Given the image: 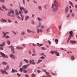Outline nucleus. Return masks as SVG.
<instances>
[{
	"instance_id": "obj_20",
	"label": "nucleus",
	"mask_w": 77,
	"mask_h": 77,
	"mask_svg": "<svg viewBox=\"0 0 77 77\" xmlns=\"http://www.w3.org/2000/svg\"><path fill=\"white\" fill-rule=\"evenodd\" d=\"M11 51H12V53L13 54H14V53H15V49H14V48L11 49Z\"/></svg>"
},
{
	"instance_id": "obj_53",
	"label": "nucleus",
	"mask_w": 77,
	"mask_h": 77,
	"mask_svg": "<svg viewBox=\"0 0 77 77\" xmlns=\"http://www.w3.org/2000/svg\"><path fill=\"white\" fill-rule=\"evenodd\" d=\"M17 75L18 77H20V75H21V74H20L19 73H17Z\"/></svg>"
},
{
	"instance_id": "obj_9",
	"label": "nucleus",
	"mask_w": 77,
	"mask_h": 77,
	"mask_svg": "<svg viewBox=\"0 0 77 77\" xmlns=\"http://www.w3.org/2000/svg\"><path fill=\"white\" fill-rule=\"evenodd\" d=\"M69 33L70 34L69 35V36H73V35H72V34L73 33V32H72V31H70L69 32Z\"/></svg>"
},
{
	"instance_id": "obj_12",
	"label": "nucleus",
	"mask_w": 77,
	"mask_h": 77,
	"mask_svg": "<svg viewBox=\"0 0 77 77\" xmlns=\"http://www.w3.org/2000/svg\"><path fill=\"white\" fill-rule=\"evenodd\" d=\"M27 32H28V33H31V32H32V33H34V32L30 30L29 29H27Z\"/></svg>"
},
{
	"instance_id": "obj_48",
	"label": "nucleus",
	"mask_w": 77,
	"mask_h": 77,
	"mask_svg": "<svg viewBox=\"0 0 77 77\" xmlns=\"http://www.w3.org/2000/svg\"><path fill=\"white\" fill-rule=\"evenodd\" d=\"M11 14H12L13 15L14 14V11H11Z\"/></svg>"
},
{
	"instance_id": "obj_52",
	"label": "nucleus",
	"mask_w": 77,
	"mask_h": 77,
	"mask_svg": "<svg viewBox=\"0 0 77 77\" xmlns=\"http://www.w3.org/2000/svg\"><path fill=\"white\" fill-rule=\"evenodd\" d=\"M36 54H32V56H36Z\"/></svg>"
},
{
	"instance_id": "obj_19",
	"label": "nucleus",
	"mask_w": 77,
	"mask_h": 77,
	"mask_svg": "<svg viewBox=\"0 0 77 77\" xmlns=\"http://www.w3.org/2000/svg\"><path fill=\"white\" fill-rule=\"evenodd\" d=\"M23 61H24V62H26V63H29V61L25 59H23Z\"/></svg>"
},
{
	"instance_id": "obj_34",
	"label": "nucleus",
	"mask_w": 77,
	"mask_h": 77,
	"mask_svg": "<svg viewBox=\"0 0 77 77\" xmlns=\"http://www.w3.org/2000/svg\"><path fill=\"white\" fill-rule=\"evenodd\" d=\"M72 37V36H71L70 35H69V37L68 40L69 41V40L71 39V38Z\"/></svg>"
},
{
	"instance_id": "obj_30",
	"label": "nucleus",
	"mask_w": 77,
	"mask_h": 77,
	"mask_svg": "<svg viewBox=\"0 0 77 77\" xmlns=\"http://www.w3.org/2000/svg\"><path fill=\"white\" fill-rule=\"evenodd\" d=\"M71 59L72 60H74V59H75V58H74V56H72V57L71 58Z\"/></svg>"
},
{
	"instance_id": "obj_6",
	"label": "nucleus",
	"mask_w": 77,
	"mask_h": 77,
	"mask_svg": "<svg viewBox=\"0 0 77 77\" xmlns=\"http://www.w3.org/2000/svg\"><path fill=\"white\" fill-rule=\"evenodd\" d=\"M19 14L21 17V20L22 21H23L24 20V16L22 15V13H21V12L19 11Z\"/></svg>"
},
{
	"instance_id": "obj_44",
	"label": "nucleus",
	"mask_w": 77,
	"mask_h": 77,
	"mask_svg": "<svg viewBox=\"0 0 77 77\" xmlns=\"http://www.w3.org/2000/svg\"><path fill=\"white\" fill-rule=\"evenodd\" d=\"M12 32L14 33V34L15 35H17V33H16V32H15V31H12Z\"/></svg>"
},
{
	"instance_id": "obj_23",
	"label": "nucleus",
	"mask_w": 77,
	"mask_h": 77,
	"mask_svg": "<svg viewBox=\"0 0 77 77\" xmlns=\"http://www.w3.org/2000/svg\"><path fill=\"white\" fill-rule=\"evenodd\" d=\"M23 69H27V67L26 66V65H24L23 66Z\"/></svg>"
},
{
	"instance_id": "obj_14",
	"label": "nucleus",
	"mask_w": 77,
	"mask_h": 77,
	"mask_svg": "<svg viewBox=\"0 0 77 77\" xmlns=\"http://www.w3.org/2000/svg\"><path fill=\"white\" fill-rule=\"evenodd\" d=\"M1 21V23H3V22H7L6 20L3 19H2Z\"/></svg>"
},
{
	"instance_id": "obj_11",
	"label": "nucleus",
	"mask_w": 77,
	"mask_h": 77,
	"mask_svg": "<svg viewBox=\"0 0 77 77\" xmlns=\"http://www.w3.org/2000/svg\"><path fill=\"white\" fill-rule=\"evenodd\" d=\"M55 53L57 56H59L60 55L59 52L57 51H55Z\"/></svg>"
},
{
	"instance_id": "obj_32",
	"label": "nucleus",
	"mask_w": 77,
	"mask_h": 77,
	"mask_svg": "<svg viewBox=\"0 0 77 77\" xmlns=\"http://www.w3.org/2000/svg\"><path fill=\"white\" fill-rule=\"evenodd\" d=\"M10 43H11V42H10V41H9V40H8L7 41L8 44V45H10Z\"/></svg>"
},
{
	"instance_id": "obj_63",
	"label": "nucleus",
	"mask_w": 77,
	"mask_h": 77,
	"mask_svg": "<svg viewBox=\"0 0 77 77\" xmlns=\"http://www.w3.org/2000/svg\"><path fill=\"white\" fill-rule=\"evenodd\" d=\"M24 49V48L23 47H20V50H23Z\"/></svg>"
},
{
	"instance_id": "obj_28",
	"label": "nucleus",
	"mask_w": 77,
	"mask_h": 77,
	"mask_svg": "<svg viewBox=\"0 0 77 77\" xmlns=\"http://www.w3.org/2000/svg\"><path fill=\"white\" fill-rule=\"evenodd\" d=\"M42 61V60H38V62H37L36 63L37 64L39 63H40V62H41Z\"/></svg>"
},
{
	"instance_id": "obj_58",
	"label": "nucleus",
	"mask_w": 77,
	"mask_h": 77,
	"mask_svg": "<svg viewBox=\"0 0 77 77\" xmlns=\"http://www.w3.org/2000/svg\"><path fill=\"white\" fill-rule=\"evenodd\" d=\"M30 65V64H28L27 65H26V68H27L28 67V66H29Z\"/></svg>"
},
{
	"instance_id": "obj_55",
	"label": "nucleus",
	"mask_w": 77,
	"mask_h": 77,
	"mask_svg": "<svg viewBox=\"0 0 77 77\" xmlns=\"http://www.w3.org/2000/svg\"><path fill=\"white\" fill-rule=\"evenodd\" d=\"M23 4L24 5H26V3H25V1L24 0L23 1Z\"/></svg>"
},
{
	"instance_id": "obj_54",
	"label": "nucleus",
	"mask_w": 77,
	"mask_h": 77,
	"mask_svg": "<svg viewBox=\"0 0 77 77\" xmlns=\"http://www.w3.org/2000/svg\"><path fill=\"white\" fill-rule=\"evenodd\" d=\"M23 72L25 73H27V71L26 70H24Z\"/></svg>"
},
{
	"instance_id": "obj_27",
	"label": "nucleus",
	"mask_w": 77,
	"mask_h": 77,
	"mask_svg": "<svg viewBox=\"0 0 77 77\" xmlns=\"http://www.w3.org/2000/svg\"><path fill=\"white\" fill-rule=\"evenodd\" d=\"M2 63H3V64L4 65H8V63L5 62L3 61Z\"/></svg>"
},
{
	"instance_id": "obj_29",
	"label": "nucleus",
	"mask_w": 77,
	"mask_h": 77,
	"mask_svg": "<svg viewBox=\"0 0 77 77\" xmlns=\"http://www.w3.org/2000/svg\"><path fill=\"white\" fill-rule=\"evenodd\" d=\"M37 20H38L39 21H42V19H41V18H39V17H38L37 18Z\"/></svg>"
},
{
	"instance_id": "obj_57",
	"label": "nucleus",
	"mask_w": 77,
	"mask_h": 77,
	"mask_svg": "<svg viewBox=\"0 0 77 77\" xmlns=\"http://www.w3.org/2000/svg\"><path fill=\"white\" fill-rule=\"evenodd\" d=\"M46 5H45V6H44V7L45 8V10H46L47 9V7H46Z\"/></svg>"
},
{
	"instance_id": "obj_36",
	"label": "nucleus",
	"mask_w": 77,
	"mask_h": 77,
	"mask_svg": "<svg viewBox=\"0 0 77 77\" xmlns=\"http://www.w3.org/2000/svg\"><path fill=\"white\" fill-rule=\"evenodd\" d=\"M24 12L25 14H27V13H28V11H27V10H25L24 11Z\"/></svg>"
},
{
	"instance_id": "obj_10",
	"label": "nucleus",
	"mask_w": 77,
	"mask_h": 77,
	"mask_svg": "<svg viewBox=\"0 0 77 77\" xmlns=\"http://www.w3.org/2000/svg\"><path fill=\"white\" fill-rule=\"evenodd\" d=\"M3 46L2 44L0 45V50H3Z\"/></svg>"
},
{
	"instance_id": "obj_8",
	"label": "nucleus",
	"mask_w": 77,
	"mask_h": 77,
	"mask_svg": "<svg viewBox=\"0 0 77 77\" xmlns=\"http://www.w3.org/2000/svg\"><path fill=\"white\" fill-rule=\"evenodd\" d=\"M30 18V17L28 16H26L25 17V21H27L28 20H29V19Z\"/></svg>"
},
{
	"instance_id": "obj_42",
	"label": "nucleus",
	"mask_w": 77,
	"mask_h": 77,
	"mask_svg": "<svg viewBox=\"0 0 77 77\" xmlns=\"http://www.w3.org/2000/svg\"><path fill=\"white\" fill-rule=\"evenodd\" d=\"M17 50H21V47H17Z\"/></svg>"
},
{
	"instance_id": "obj_39",
	"label": "nucleus",
	"mask_w": 77,
	"mask_h": 77,
	"mask_svg": "<svg viewBox=\"0 0 77 77\" xmlns=\"http://www.w3.org/2000/svg\"><path fill=\"white\" fill-rule=\"evenodd\" d=\"M9 68V66H7L6 67V69H7V70Z\"/></svg>"
},
{
	"instance_id": "obj_31",
	"label": "nucleus",
	"mask_w": 77,
	"mask_h": 77,
	"mask_svg": "<svg viewBox=\"0 0 77 77\" xmlns=\"http://www.w3.org/2000/svg\"><path fill=\"white\" fill-rule=\"evenodd\" d=\"M5 74L6 75H8V73H7V72L6 71V68H5Z\"/></svg>"
},
{
	"instance_id": "obj_26",
	"label": "nucleus",
	"mask_w": 77,
	"mask_h": 77,
	"mask_svg": "<svg viewBox=\"0 0 77 77\" xmlns=\"http://www.w3.org/2000/svg\"><path fill=\"white\" fill-rule=\"evenodd\" d=\"M70 42L72 44H75V43H76V41H71Z\"/></svg>"
},
{
	"instance_id": "obj_61",
	"label": "nucleus",
	"mask_w": 77,
	"mask_h": 77,
	"mask_svg": "<svg viewBox=\"0 0 77 77\" xmlns=\"http://www.w3.org/2000/svg\"><path fill=\"white\" fill-rule=\"evenodd\" d=\"M25 77H29V75H28L27 74L25 75Z\"/></svg>"
},
{
	"instance_id": "obj_56",
	"label": "nucleus",
	"mask_w": 77,
	"mask_h": 77,
	"mask_svg": "<svg viewBox=\"0 0 77 77\" xmlns=\"http://www.w3.org/2000/svg\"><path fill=\"white\" fill-rule=\"evenodd\" d=\"M40 58H41V59H44L45 58V57H41Z\"/></svg>"
},
{
	"instance_id": "obj_16",
	"label": "nucleus",
	"mask_w": 77,
	"mask_h": 77,
	"mask_svg": "<svg viewBox=\"0 0 77 77\" xmlns=\"http://www.w3.org/2000/svg\"><path fill=\"white\" fill-rule=\"evenodd\" d=\"M43 71H44V72H46V74H47L48 75H49V73L48 72H46V70H45V69H43Z\"/></svg>"
},
{
	"instance_id": "obj_17",
	"label": "nucleus",
	"mask_w": 77,
	"mask_h": 77,
	"mask_svg": "<svg viewBox=\"0 0 77 77\" xmlns=\"http://www.w3.org/2000/svg\"><path fill=\"white\" fill-rule=\"evenodd\" d=\"M55 41L56 42V44H58V42H59V40H58L57 39H56L55 40Z\"/></svg>"
},
{
	"instance_id": "obj_35",
	"label": "nucleus",
	"mask_w": 77,
	"mask_h": 77,
	"mask_svg": "<svg viewBox=\"0 0 77 77\" xmlns=\"http://www.w3.org/2000/svg\"><path fill=\"white\" fill-rule=\"evenodd\" d=\"M41 48L42 50H46V49L44 47H42Z\"/></svg>"
},
{
	"instance_id": "obj_3",
	"label": "nucleus",
	"mask_w": 77,
	"mask_h": 77,
	"mask_svg": "<svg viewBox=\"0 0 77 77\" xmlns=\"http://www.w3.org/2000/svg\"><path fill=\"white\" fill-rule=\"evenodd\" d=\"M60 4L59 3L56 1H54V6L55 7H57L58 6H59Z\"/></svg>"
},
{
	"instance_id": "obj_25",
	"label": "nucleus",
	"mask_w": 77,
	"mask_h": 77,
	"mask_svg": "<svg viewBox=\"0 0 77 77\" xmlns=\"http://www.w3.org/2000/svg\"><path fill=\"white\" fill-rule=\"evenodd\" d=\"M23 70L24 69H23L22 68H20L19 69V71H20V72H23Z\"/></svg>"
},
{
	"instance_id": "obj_38",
	"label": "nucleus",
	"mask_w": 77,
	"mask_h": 77,
	"mask_svg": "<svg viewBox=\"0 0 77 77\" xmlns=\"http://www.w3.org/2000/svg\"><path fill=\"white\" fill-rule=\"evenodd\" d=\"M37 32L38 33H39V32H40V30L39 29H38L37 30Z\"/></svg>"
},
{
	"instance_id": "obj_64",
	"label": "nucleus",
	"mask_w": 77,
	"mask_h": 77,
	"mask_svg": "<svg viewBox=\"0 0 77 77\" xmlns=\"http://www.w3.org/2000/svg\"><path fill=\"white\" fill-rule=\"evenodd\" d=\"M48 76H42V77H47Z\"/></svg>"
},
{
	"instance_id": "obj_40",
	"label": "nucleus",
	"mask_w": 77,
	"mask_h": 77,
	"mask_svg": "<svg viewBox=\"0 0 77 77\" xmlns=\"http://www.w3.org/2000/svg\"><path fill=\"white\" fill-rule=\"evenodd\" d=\"M16 14L17 15H19V13H18V11L16 12Z\"/></svg>"
},
{
	"instance_id": "obj_33",
	"label": "nucleus",
	"mask_w": 77,
	"mask_h": 77,
	"mask_svg": "<svg viewBox=\"0 0 77 77\" xmlns=\"http://www.w3.org/2000/svg\"><path fill=\"white\" fill-rule=\"evenodd\" d=\"M9 48H11V49H14V46L11 45L9 46Z\"/></svg>"
},
{
	"instance_id": "obj_21",
	"label": "nucleus",
	"mask_w": 77,
	"mask_h": 77,
	"mask_svg": "<svg viewBox=\"0 0 77 77\" xmlns=\"http://www.w3.org/2000/svg\"><path fill=\"white\" fill-rule=\"evenodd\" d=\"M50 53L52 54H54V53H55V51H54L52 50L51 51Z\"/></svg>"
},
{
	"instance_id": "obj_51",
	"label": "nucleus",
	"mask_w": 77,
	"mask_h": 77,
	"mask_svg": "<svg viewBox=\"0 0 77 77\" xmlns=\"http://www.w3.org/2000/svg\"><path fill=\"white\" fill-rule=\"evenodd\" d=\"M69 3L70 5H71V6H72V2L69 1Z\"/></svg>"
},
{
	"instance_id": "obj_47",
	"label": "nucleus",
	"mask_w": 77,
	"mask_h": 77,
	"mask_svg": "<svg viewBox=\"0 0 77 77\" xmlns=\"http://www.w3.org/2000/svg\"><path fill=\"white\" fill-rule=\"evenodd\" d=\"M17 18H18V19H19V20H21V18H20V17L18 16H17Z\"/></svg>"
},
{
	"instance_id": "obj_43",
	"label": "nucleus",
	"mask_w": 77,
	"mask_h": 77,
	"mask_svg": "<svg viewBox=\"0 0 77 77\" xmlns=\"http://www.w3.org/2000/svg\"><path fill=\"white\" fill-rule=\"evenodd\" d=\"M35 74L33 73L32 74V77H35Z\"/></svg>"
},
{
	"instance_id": "obj_18",
	"label": "nucleus",
	"mask_w": 77,
	"mask_h": 77,
	"mask_svg": "<svg viewBox=\"0 0 77 77\" xmlns=\"http://www.w3.org/2000/svg\"><path fill=\"white\" fill-rule=\"evenodd\" d=\"M17 72V70H14V69H12V71H11V72L12 73H14V72Z\"/></svg>"
},
{
	"instance_id": "obj_46",
	"label": "nucleus",
	"mask_w": 77,
	"mask_h": 77,
	"mask_svg": "<svg viewBox=\"0 0 77 77\" xmlns=\"http://www.w3.org/2000/svg\"><path fill=\"white\" fill-rule=\"evenodd\" d=\"M2 46L3 47V46H5V42H3L2 43Z\"/></svg>"
},
{
	"instance_id": "obj_60",
	"label": "nucleus",
	"mask_w": 77,
	"mask_h": 77,
	"mask_svg": "<svg viewBox=\"0 0 77 77\" xmlns=\"http://www.w3.org/2000/svg\"><path fill=\"white\" fill-rule=\"evenodd\" d=\"M32 52L33 53H35V50H33L32 51Z\"/></svg>"
},
{
	"instance_id": "obj_24",
	"label": "nucleus",
	"mask_w": 77,
	"mask_h": 77,
	"mask_svg": "<svg viewBox=\"0 0 77 77\" xmlns=\"http://www.w3.org/2000/svg\"><path fill=\"white\" fill-rule=\"evenodd\" d=\"M38 9H39V10H40V11H42V7L41 6H38Z\"/></svg>"
},
{
	"instance_id": "obj_50",
	"label": "nucleus",
	"mask_w": 77,
	"mask_h": 77,
	"mask_svg": "<svg viewBox=\"0 0 77 77\" xmlns=\"http://www.w3.org/2000/svg\"><path fill=\"white\" fill-rule=\"evenodd\" d=\"M37 72H38V74H39V73H40V72H41V71L39 70H37Z\"/></svg>"
},
{
	"instance_id": "obj_4",
	"label": "nucleus",
	"mask_w": 77,
	"mask_h": 77,
	"mask_svg": "<svg viewBox=\"0 0 77 77\" xmlns=\"http://www.w3.org/2000/svg\"><path fill=\"white\" fill-rule=\"evenodd\" d=\"M0 54L2 55V56L4 58H5V57H7V58H8V57L6 55H5V54L2 52H0Z\"/></svg>"
},
{
	"instance_id": "obj_62",
	"label": "nucleus",
	"mask_w": 77,
	"mask_h": 77,
	"mask_svg": "<svg viewBox=\"0 0 77 77\" xmlns=\"http://www.w3.org/2000/svg\"><path fill=\"white\" fill-rule=\"evenodd\" d=\"M29 54H32V52H31L30 51H29Z\"/></svg>"
},
{
	"instance_id": "obj_15",
	"label": "nucleus",
	"mask_w": 77,
	"mask_h": 77,
	"mask_svg": "<svg viewBox=\"0 0 77 77\" xmlns=\"http://www.w3.org/2000/svg\"><path fill=\"white\" fill-rule=\"evenodd\" d=\"M68 7H66L65 10V13H67V12H68Z\"/></svg>"
},
{
	"instance_id": "obj_22",
	"label": "nucleus",
	"mask_w": 77,
	"mask_h": 77,
	"mask_svg": "<svg viewBox=\"0 0 77 77\" xmlns=\"http://www.w3.org/2000/svg\"><path fill=\"white\" fill-rule=\"evenodd\" d=\"M2 8L3 9L5 10V11H7V9L6 8V7L5 5H2Z\"/></svg>"
},
{
	"instance_id": "obj_45",
	"label": "nucleus",
	"mask_w": 77,
	"mask_h": 77,
	"mask_svg": "<svg viewBox=\"0 0 77 77\" xmlns=\"http://www.w3.org/2000/svg\"><path fill=\"white\" fill-rule=\"evenodd\" d=\"M5 37L6 39H8V38H9V35H7Z\"/></svg>"
},
{
	"instance_id": "obj_5",
	"label": "nucleus",
	"mask_w": 77,
	"mask_h": 77,
	"mask_svg": "<svg viewBox=\"0 0 77 77\" xmlns=\"http://www.w3.org/2000/svg\"><path fill=\"white\" fill-rule=\"evenodd\" d=\"M9 56L11 59H15V56L13 54H10Z\"/></svg>"
},
{
	"instance_id": "obj_2",
	"label": "nucleus",
	"mask_w": 77,
	"mask_h": 77,
	"mask_svg": "<svg viewBox=\"0 0 77 77\" xmlns=\"http://www.w3.org/2000/svg\"><path fill=\"white\" fill-rule=\"evenodd\" d=\"M20 11H19V13H20V12L21 14H23V10L25 11V8L23 6L21 7V6H20Z\"/></svg>"
},
{
	"instance_id": "obj_49",
	"label": "nucleus",
	"mask_w": 77,
	"mask_h": 77,
	"mask_svg": "<svg viewBox=\"0 0 77 77\" xmlns=\"http://www.w3.org/2000/svg\"><path fill=\"white\" fill-rule=\"evenodd\" d=\"M8 22L10 23H11V22H12V21H11V20H9V19H8Z\"/></svg>"
},
{
	"instance_id": "obj_59",
	"label": "nucleus",
	"mask_w": 77,
	"mask_h": 77,
	"mask_svg": "<svg viewBox=\"0 0 77 77\" xmlns=\"http://www.w3.org/2000/svg\"><path fill=\"white\" fill-rule=\"evenodd\" d=\"M42 44H40L39 45V47H42Z\"/></svg>"
},
{
	"instance_id": "obj_1",
	"label": "nucleus",
	"mask_w": 77,
	"mask_h": 77,
	"mask_svg": "<svg viewBox=\"0 0 77 77\" xmlns=\"http://www.w3.org/2000/svg\"><path fill=\"white\" fill-rule=\"evenodd\" d=\"M54 8V4L52 5V11L54 12H56L57 11V10H58V7H57L56 8Z\"/></svg>"
},
{
	"instance_id": "obj_13",
	"label": "nucleus",
	"mask_w": 77,
	"mask_h": 77,
	"mask_svg": "<svg viewBox=\"0 0 77 77\" xmlns=\"http://www.w3.org/2000/svg\"><path fill=\"white\" fill-rule=\"evenodd\" d=\"M2 33L3 34V38H5V37H6V33L4 31L2 32Z\"/></svg>"
},
{
	"instance_id": "obj_7",
	"label": "nucleus",
	"mask_w": 77,
	"mask_h": 77,
	"mask_svg": "<svg viewBox=\"0 0 77 77\" xmlns=\"http://www.w3.org/2000/svg\"><path fill=\"white\" fill-rule=\"evenodd\" d=\"M0 71L1 72L2 74H3V75L5 74V70H3L2 69L0 70Z\"/></svg>"
},
{
	"instance_id": "obj_41",
	"label": "nucleus",
	"mask_w": 77,
	"mask_h": 77,
	"mask_svg": "<svg viewBox=\"0 0 77 77\" xmlns=\"http://www.w3.org/2000/svg\"><path fill=\"white\" fill-rule=\"evenodd\" d=\"M25 34V32H23L21 34V35H24Z\"/></svg>"
},
{
	"instance_id": "obj_37",
	"label": "nucleus",
	"mask_w": 77,
	"mask_h": 77,
	"mask_svg": "<svg viewBox=\"0 0 77 77\" xmlns=\"http://www.w3.org/2000/svg\"><path fill=\"white\" fill-rule=\"evenodd\" d=\"M0 2L2 3H5V1L4 0H0Z\"/></svg>"
}]
</instances>
